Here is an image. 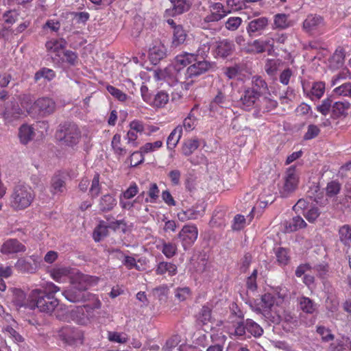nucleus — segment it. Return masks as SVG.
I'll list each match as a JSON object with an SVG mask.
<instances>
[{"label": "nucleus", "mask_w": 351, "mask_h": 351, "mask_svg": "<svg viewBox=\"0 0 351 351\" xmlns=\"http://www.w3.org/2000/svg\"><path fill=\"white\" fill-rule=\"evenodd\" d=\"M268 90L267 84L260 76H253L251 86L245 87L238 101L239 106L246 111L257 108L260 98Z\"/></svg>", "instance_id": "obj_1"}, {"label": "nucleus", "mask_w": 351, "mask_h": 351, "mask_svg": "<svg viewBox=\"0 0 351 351\" xmlns=\"http://www.w3.org/2000/svg\"><path fill=\"white\" fill-rule=\"evenodd\" d=\"M35 198L32 188L28 184L19 183L15 185L10 197V206L14 210H22L28 208Z\"/></svg>", "instance_id": "obj_2"}, {"label": "nucleus", "mask_w": 351, "mask_h": 351, "mask_svg": "<svg viewBox=\"0 0 351 351\" xmlns=\"http://www.w3.org/2000/svg\"><path fill=\"white\" fill-rule=\"evenodd\" d=\"M88 276L77 274L72 280L71 287L64 291L62 295L71 302L85 301L88 298L87 290L90 285Z\"/></svg>", "instance_id": "obj_3"}, {"label": "nucleus", "mask_w": 351, "mask_h": 351, "mask_svg": "<svg viewBox=\"0 0 351 351\" xmlns=\"http://www.w3.org/2000/svg\"><path fill=\"white\" fill-rule=\"evenodd\" d=\"M33 300L32 309L38 308L40 311L51 313L55 311L63 310L59 300L54 295L47 294L41 289H34L31 291Z\"/></svg>", "instance_id": "obj_4"}, {"label": "nucleus", "mask_w": 351, "mask_h": 351, "mask_svg": "<svg viewBox=\"0 0 351 351\" xmlns=\"http://www.w3.org/2000/svg\"><path fill=\"white\" fill-rule=\"evenodd\" d=\"M350 107V104L347 101H334L330 98L324 99L322 104L317 107V110L323 115H326L331 112V117L334 119L341 117H346L348 110Z\"/></svg>", "instance_id": "obj_5"}, {"label": "nucleus", "mask_w": 351, "mask_h": 351, "mask_svg": "<svg viewBox=\"0 0 351 351\" xmlns=\"http://www.w3.org/2000/svg\"><path fill=\"white\" fill-rule=\"evenodd\" d=\"M58 136L62 145L73 148L80 141L81 131L76 124L65 123L60 126Z\"/></svg>", "instance_id": "obj_6"}, {"label": "nucleus", "mask_w": 351, "mask_h": 351, "mask_svg": "<svg viewBox=\"0 0 351 351\" xmlns=\"http://www.w3.org/2000/svg\"><path fill=\"white\" fill-rule=\"evenodd\" d=\"M259 307L256 311L261 312L267 317H280V308L278 302L276 301L274 295L271 293H265L261 297Z\"/></svg>", "instance_id": "obj_7"}, {"label": "nucleus", "mask_w": 351, "mask_h": 351, "mask_svg": "<svg viewBox=\"0 0 351 351\" xmlns=\"http://www.w3.org/2000/svg\"><path fill=\"white\" fill-rule=\"evenodd\" d=\"M299 177L295 168L290 167L287 169L283 178V182L279 185V192L282 197H287L293 193L298 186Z\"/></svg>", "instance_id": "obj_8"}, {"label": "nucleus", "mask_w": 351, "mask_h": 351, "mask_svg": "<svg viewBox=\"0 0 351 351\" xmlns=\"http://www.w3.org/2000/svg\"><path fill=\"white\" fill-rule=\"evenodd\" d=\"M210 12L202 19L201 22L202 27L204 29L209 28L210 23H215L224 18L230 10H226L221 3H214L210 5Z\"/></svg>", "instance_id": "obj_9"}, {"label": "nucleus", "mask_w": 351, "mask_h": 351, "mask_svg": "<svg viewBox=\"0 0 351 351\" xmlns=\"http://www.w3.org/2000/svg\"><path fill=\"white\" fill-rule=\"evenodd\" d=\"M40 266V258L37 255L29 257H23L18 259L14 267L17 271L22 273L33 274L36 271Z\"/></svg>", "instance_id": "obj_10"}, {"label": "nucleus", "mask_w": 351, "mask_h": 351, "mask_svg": "<svg viewBox=\"0 0 351 351\" xmlns=\"http://www.w3.org/2000/svg\"><path fill=\"white\" fill-rule=\"evenodd\" d=\"M198 230L194 224H187L183 226L178 234V237L182 241L184 250L191 246L197 240Z\"/></svg>", "instance_id": "obj_11"}, {"label": "nucleus", "mask_w": 351, "mask_h": 351, "mask_svg": "<svg viewBox=\"0 0 351 351\" xmlns=\"http://www.w3.org/2000/svg\"><path fill=\"white\" fill-rule=\"evenodd\" d=\"M56 110L55 101L49 97H40L34 101V114L43 117L52 114Z\"/></svg>", "instance_id": "obj_12"}, {"label": "nucleus", "mask_w": 351, "mask_h": 351, "mask_svg": "<svg viewBox=\"0 0 351 351\" xmlns=\"http://www.w3.org/2000/svg\"><path fill=\"white\" fill-rule=\"evenodd\" d=\"M154 77L157 80H172L180 81L182 79V73L180 69L177 67L172 62L164 69H157L154 71Z\"/></svg>", "instance_id": "obj_13"}, {"label": "nucleus", "mask_w": 351, "mask_h": 351, "mask_svg": "<svg viewBox=\"0 0 351 351\" xmlns=\"http://www.w3.org/2000/svg\"><path fill=\"white\" fill-rule=\"evenodd\" d=\"M210 69V64L206 60L197 61L189 66L184 71V79L189 80L198 77Z\"/></svg>", "instance_id": "obj_14"}, {"label": "nucleus", "mask_w": 351, "mask_h": 351, "mask_svg": "<svg viewBox=\"0 0 351 351\" xmlns=\"http://www.w3.org/2000/svg\"><path fill=\"white\" fill-rule=\"evenodd\" d=\"M302 89L306 96L311 100L319 99L325 92L326 86L323 82H315L311 86L302 83Z\"/></svg>", "instance_id": "obj_15"}, {"label": "nucleus", "mask_w": 351, "mask_h": 351, "mask_svg": "<svg viewBox=\"0 0 351 351\" xmlns=\"http://www.w3.org/2000/svg\"><path fill=\"white\" fill-rule=\"evenodd\" d=\"M26 247L16 239H8L1 246L0 252L4 255L25 252Z\"/></svg>", "instance_id": "obj_16"}, {"label": "nucleus", "mask_w": 351, "mask_h": 351, "mask_svg": "<svg viewBox=\"0 0 351 351\" xmlns=\"http://www.w3.org/2000/svg\"><path fill=\"white\" fill-rule=\"evenodd\" d=\"M12 302L17 308H25L32 310V304L33 303V300L31 297V293L28 298H27L26 294L23 291L19 289H14L13 290Z\"/></svg>", "instance_id": "obj_17"}, {"label": "nucleus", "mask_w": 351, "mask_h": 351, "mask_svg": "<svg viewBox=\"0 0 351 351\" xmlns=\"http://www.w3.org/2000/svg\"><path fill=\"white\" fill-rule=\"evenodd\" d=\"M167 55L165 46L160 41H156L149 51V58L152 64H156Z\"/></svg>", "instance_id": "obj_18"}, {"label": "nucleus", "mask_w": 351, "mask_h": 351, "mask_svg": "<svg viewBox=\"0 0 351 351\" xmlns=\"http://www.w3.org/2000/svg\"><path fill=\"white\" fill-rule=\"evenodd\" d=\"M171 8L165 10L167 16H174L181 14L190 8V3L186 0H171Z\"/></svg>", "instance_id": "obj_19"}, {"label": "nucleus", "mask_w": 351, "mask_h": 351, "mask_svg": "<svg viewBox=\"0 0 351 351\" xmlns=\"http://www.w3.org/2000/svg\"><path fill=\"white\" fill-rule=\"evenodd\" d=\"M60 335L69 344H74L77 342H82V334L78 330L69 326L63 327L60 331Z\"/></svg>", "instance_id": "obj_20"}, {"label": "nucleus", "mask_w": 351, "mask_h": 351, "mask_svg": "<svg viewBox=\"0 0 351 351\" xmlns=\"http://www.w3.org/2000/svg\"><path fill=\"white\" fill-rule=\"evenodd\" d=\"M66 45V42L64 39H51L46 43L45 47L49 54L60 57Z\"/></svg>", "instance_id": "obj_21"}, {"label": "nucleus", "mask_w": 351, "mask_h": 351, "mask_svg": "<svg viewBox=\"0 0 351 351\" xmlns=\"http://www.w3.org/2000/svg\"><path fill=\"white\" fill-rule=\"evenodd\" d=\"M23 114V111L16 102L8 103L4 112L3 117L8 121H12L20 118Z\"/></svg>", "instance_id": "obj_22"}, {"label": "nucleus", "mask_w": 351, "mask_h": 351, "mask_svg": "<svg viewBox=\"0 0 351 351\" xmlns=\"http://www.w3.org/2000/svg\"><path fill=\"white\" fill-rule=\"evenodd\" d=\"M268 25V19L266 17H260L249 22L247 32L250 36L254 34H261Z\"/></svg>", "instance_id": "obj_23"}, {"label": "nucleus", "mask_w": 351, "mask_h": 351, "mask_svg": "<svg viewBox=\"0 0 351 351\" xmlns=\"http://www.w3.org/2000/svg\"><path fill=\"white\" fill-rule=\"evenodd\" d=\"M234 49L232 41L228 39H223L216 43L215 51L218 56L226 58L230 56Z\"/></svg>", "instance_id": "obj_24"}, {"label": "nucleus", "mask_w": 351, "mask_h": 351, "mask_svg": "<svg viewBox=\"0 0 351 351\" xmlns=\"http://www.w3.org/2000/svg\"><path fill=\"white\" fill-rule=\"evenodd\" d=\"M324 25L322 16L316 14H310L303 23V28L308 32H311L319 29Z\"/></svg>", "instance_id": "obj_25"}, {"label": "nucleus", "mask_w": 351, "mask_h": 351, "mask_svg": "<svg viewBox=\"0 0 351 351\" xmlns=\"http://www.w3.org/2000/svg\"><path fill=\"white\" fill-rule=\"evenodd\" d=\"M300 308L307 314H313L317 311L319 304L311 298L301 296L298 298Z\"/></svg>", "instance_id": "obj_26"}, {"label": "nucleus", "mask_w": 351, "mask_h": 351, "mask_svg": "<svg viewBox=\"0 0 351 351\" xmlns=\"http://www.w3.org/2000/svg\"><path fill=\"white\" fill-rule=\"evenodd\" d=\"M293 25L292 21L289 20V15L285 14H276L274 16V29H286Z\"/></svg>", "instance_id": "obj_27"}, {"label": "nucleus", "mask_w": 351, "mask_h": 351, "mask_svg": "<svg viewBox=\"0 0 351 351\" xmlns=\"http://www.w3.org/2000/svg\"><path fill=\"white\" fill-rule=\"evenodd\" d=\"M86 312L87 308L86 306H77L71 311V317L79 324H85L88 320Z\"/></svg>", "instance_id": "obj_28"}, {"label": "nucleus", "mask_w": 351, "mask_h": 351, "mask_svg": "<svg viewBox=\"0 0 351 351\" xmlns=\"http://www.w3.org/2000/svg\"><path fill=\"white\" fill-rule=\"evenodd\" d=\"M196 61L195 59V55L192 53L184 52L181 54H178L176 56L173 62L174 64L180 69L181 71L186 67L188 64H191L192 62Z\"/></svg>", "instance_id": "obj_29"}, {"label": "nucleus", "mask_w": 351, "mask_h": 351, "mask_svg": "<svg viewBox=\"0 0 351 351\" xmlns=\"http://www.w3.org/2000/svg\"><path fill=\"white\" fill-rule=\"evenodd\" d=\"M155 271L157 275L167 274L168 276H173L177 274V266L172 263L162 261L157 265Z\"/></svg>", "instance_id": "obj_30"}, {"label": "nucleus", "mask_w": 351, "mask_h": 351, "mask_svg": "<svg viewBox=\"0 0 351 351\" xmlns=\"http://www.w3.org/2000/svg\"><path fill=\"white\" fill-rule=\"evenodd\" d=\"M34 135V128L32 125L23 124L19 128V137L21 143L27 144L33 139Z\"/></svg>", "instance_id": "obj_31"}, {"label": "nucleus", "mask_w": 351, "mask_h": 351, "mask_svg": "<svg viewBox=\"0 0 351 351\" xmlns=\"http://www.w3.org/2000/svg\"><path fill=\"white\" fill-rule=\"evenodd\" d=\"M187 38L186 32L184 29L182 25L174 26L173 29V37H172V46L177 47L185 42Z\"/></svg>", "instance_id": "obj_32"}, {"label": "nucleus", "mask_w": 351, "mask_h": 351, "mask_svg": "<svg viewBox=\"0 0 351 351\" xmlns=\"http://www.w3.org/2000/svg\"><path fill=\"white\" fill-rule=\"evenodd\" d=\"M306 226V223L300 216L294 217L285 223V229L287 232H295Z\"/></svg>", "instance_id": "obj_33"}, {"label": "nucleus", "mask_w": 351, "mask_h": 351, "mask_svg": "<svg viewBox=\"0 0 351 351\" xmlns=\"http://www.w3.org/2000/svg\"><path fill=\"white\" fill-rule=\"evenodd\" d=\"M228 104V101L225 95L219 91L210 102L209 108L211 111L216 112L219 108H226Z\"/></svg>", "instance_id": "obj_34"}, {"label": "nucleus", "mask_w": 351, "mask_h": 351, "mask_svg": "<svg viewBox=\"0 0 351 351\" xmlns=\"http://www.w3.org/2000/svg\"><path fill=\"white\" fill-rule=\"evenodd\" d=\"M117 205V200L110 194L103 195L99 200V209L103 211L111 210Z\"/></svg>", "instance_id": "obj_35"}, {"label": "nucleus", "mask_w": 351, "mask_h": 351, "mask_svg": "<svg viewBox=\"0 0 351 351\" xmlns=\"http://www.w3.org/2000/svg\"><path fill=\"white\" fill-rule=\"evenodd\" d=\"M182 134V126L178 125L169 134L167 138V145L169 149H173L176 147Z\"/></svg>", "instance_id": "obj_36"}, {"label": "nucleus", "mask_w": 351, "mask_h": 351, "mask_svg": "<svg viewBox=\"0 0 351 351\" xmlns=\"http://www.w3.org/2000/svg\"><path fill=\"white\" fill-rule=\"evenodd\" d=\"M278 102L268 97L260 98L256 110L261 112H269L277 107Z\"/></svg>", "instance_id": "obj_37"}, {"label": "nucleus", "mask_w": 351, "mask_h": 351, "mask_svg": "<svg viewBox=\"0 0 351 351\" xmlns=\"http://www.w3.org/2000/svg\"><path fill=\"white\" fill-rule=\"evenodd\" d=\"M111 254H115V255L119 258H124L123 265L129 269L135 268L138 270L140 269L139 266L136 264V260L134 258L129 256H125L119 250L113 249L111 250Z\"/></svg>", "instance_id": "obj_38"}, {"label": "nucleus", "mask_w": 351, "mask_h": 351, "mask_svg": "<svg viewBox=\"0 0 351 351\" xmlns=\"http://www.w3.org/2000/svg\"><path fill=\"white\" fill-rule=\"evenodd\" d=\"M20 102L22 108L31 115H33L34 109V99L29 94H23L20 97Z\"/></svg>", "instance_id": "obj_39"}, {"label": "nucleus", "mask_w": 351, "mask_h": 351, "mask_svg": "<svg viewBox=\"0 0 351 351\" xmlns=\"http://www.w3.org/2000/svg\"><path fill=\"white\" fill-rule=\"evenodd\" d=\"M339 240L345 245H351V226L343 225L339 229Z\"/></svg>", "instance_id": "obj_40"}, {"label": "nucleus", "mask_w": 351, "mask_h": 351, "mask_svg": "<svg viewBox=\"0 0 351 351\" xmlns=\"http://www.w3.org/2000/svg\"><path fill=\"white\" fill-rule=\"evenodd\" d=\"M245 327L247 331L255 337H261L263 333V328L251 319L245 320Z\"/></svg>", "instance_id": "obj_41"}, {"label": "nucleus", "mask_w": 351, "mask_h": 351, "mask_svg": "<svg viewBox=\"0 0 351 351\" xmlns=\"http://www.w3.org/2000/svg\"><path fill=\"white\" fill-rule=\"evenodd\" d=\"M199 141L197 138H192L186 141L182 146V153L184 156H190L199 147Z\"/></svg>", "instance_id": "obj_42"}, {"label": "nucleus", "mask_w": 351, "mask_h": 351, "mask_svg": "<svg viewBox=\"0 0 351 351\" xmlns=\"http://www.w3.org/2000/svg\"><path fill=\"white\" fill-rule=\"evenodd\" d=\"M169 101V95L163 91H159L155 96L154 98H152V103L154 106L157 108H161L165 106Z\"/></svg>", "instance_id": "obj_43"}, {"label": "nucleus", "mask_w": 351, "mask_h": 351, "mask_svg": "<svg viewBox=\"0 0 351 351\" xmlns=\"http://www.w3.org/2000/svg\"><path fill=\"white\" fill-rule=\"evenodd\" d=\"M121 135L116 134L114 135L111 142V146L114 153L119 156H123L127 152L126 149L121 146Z\"/></svg>", "instance_id": "obj_44"}, {"label": "nucleus", "mask_w": 351, "mask_h": 351, "mask_svg": "<svg viewBox=\"0 0 351 351\" xmlns=\"http://www.w3.org/2000/svg\"><path fill=\"white\" fill-rule=\"evenodd\" d=\"M211 46L210 40H206L205 42H201L198 49L195 53H193L195 55V59L197 60V58L204 59L208 54Z\"/></svg>", "instance_id": "obj_45"}, {"label": "nucleus", "mask_w": 351, "mask_h": 351, "mask_svg": "<svg viewBox=\"0 0 351 351\" xmlns=\"http://www.w3.org/2000/svg\"><path fill=\"white\" fill-rule=\"evenodd\" d=\"M108 227L103 223H99L93 232V239L96 242H99L108 234Z\"/></svg>", "instance_id": "obj_46"}, {"label": "nucleus", "mask_w": 351, "mask_h": 351, "mask_svg": "<svg viewBox=\"0 0 351 351\" xmlns=\"http://www.w3.org/2000/svg\"><path fill=\"white\" fill-rule=\"evenodd\" d=\"M100 192L101 186L99 184V175L96 173L92 180L89 193L93 198H95L99 195Z\"/></svg>", "instance_id": "obj_47"}, {"label": "nucleus", "mask_w": 351, "mask_h": 351, "mask_svg": "<svg viewBox=\"0 0 351 351\" xmlns=\"http://www.w3.org/2000/svg\"><path fill=\"white\" fill-rule=\"evenodd\" d=\"M195 269L197 273L199 274H205L206 276L210 269V264L208 260L204 258H202L197 261Z\"/></svg>", "instance_id": "obj_48"}, {"label": "nucleus", "mask_w": 351, "mask_h": 351, "mask_svg": "<svg viewBox=\"0 0 351 351\" xmlns=\"http://www.w3.org/2000/svg\"><path fill=\"white\" fill-rule=\"evenodd\" d=\"M65 189L64 182L58 177H54L51 180V192L53 194L62 193Z\"/></svg>", "instance_id": "obj_49"}, {"label": "nucleus", "mask_w": 351, "mask_h": 351, "mask_svg": "<svg viewBox=\"0 0 351 351\" xmlns=\"http://www.w3.org/2000/svg\"><path fill=\"white\" fill-rule=\"evenodd\" d=\"M169 292V288L167 285H162L152 290L154 296L159 300H165Z\"/></svg>", "instance_id": "obj_50"}, {"label": "nucleus", "mask_w": 351, "mask_h": 351, "mask_svg": "<svg viewBox=\"0 0 351 351\" xmlns=\"http://www.w3.org/2000/svg\"><path fill=\"white\" fill-rule=\"evenodd\" d=\"M161 251L167 258H171L176 254L177 245L173 243H164Z\"/></svg>", "instance_id": "obj_51"}, {"label": "nucleus", "mask_w": 351, "mask_h": 351, "mask_svg": "<svg viewBox=\"0 0 351 351\" xmlns=\"http://www.w3.org/2000/svg\"><path fill=\"white\" fill-rule=\"evenodd\" d=\"M54 77L55 73L53 70L47 68H43L42 69L36 73L34 79L36 82L38 81L42 77L47 79L48 80H51Z\"/></svg>", "instance_id": "obj_52"}, {"label": "nucleus", "mask_w": 351, "mask_h": 351, "mask_svg": "<svg viewBox=\"0 0 351 351\" xmlns=\"http://www.w3.org/2000/svg\"><path fill=\"white\" fill-rule=\"evenodd\" d=\"M335 94L351 97V82L344 83L334 89Z\"/></svg>", "instance_id": "obj_53"}, {"label": "nucleus", "mask_w": 351, "mask_h": 351, "mask_svg": "<svg viewBox=\"0 0 351 351\" xmlns=\"http://www.w3.org/2000/svg\"><path fill=\"white\" fill-rule=\"evenodd\" d=\"M107 90L110 93L114 98L120 101H125L128 99V95L122 92L121 90L117 88L112 86H108Z\"/></svg>", "instance_id": "obj_54"}, {"label": "nucleus", "mask_w": 351, "mask_h": 351, "mask_svg": "<svg viewBox=\"0 0 351 351\" xmlns=\"http://www.w3.org/2000/svg\"><path fill=\"white\" fill-rule=\"evenodd\" d=\"M280 62L276 60H268L265 66L267 73L271 76L274 75L278 69Z\"/></svg>", "instance_id": "obj_55"}, {"label": "nucleus", "mask_w": 351, "mask_h": 351, "mask_svg": "<svg viewBox=\"0 0 351 351\" xmlns=\"http://www.w3.org/2000/svg\"><path fill=\"white\" fill-rule=\"evenodd\" d=\"M242 19L240 17H230L226 22V28L230 31H235L241 25Z\"/></svg>", "instance_id": "obj_56"}, {"label": "nucleus", "mask_w": 351, "mask_h": 351, "mask_svg": "<svg viewBox=\"0 0 351 351\" xmlns=\"http://www.w3.org/2000/svg\"><path fill=\"white\" fill-rule=\"evenodd\" d=\"M143 154H145V153H143L141 149L140 151L133 152L129 158L130 165L136 167L142 163L144 160Z\"/></svg>", "instance_id": "obj_57"}, {"label": "nucleus", "mask_w": 351, "mask_h": 351, "mask_svg": "<svg viewBox=\"0 0 351 351\" xmlns=\"http://www.w3.org/2000/svg\"><path fill=\"white\" fill-rule=\"evenodd\" d=\"M162 145V141H156L154 143H147L141 147V150L143 153L147 154L159 149Z\"/></svg>", "instance_id": "obj_58"}, {"label": "nucleus", "mask_w": 351, "mask_h": 351, "mask_svg": "<svg viewBox=\"0 0 351 351\" xmlns=\"http://www.w3.org/2000/svg\"><path fill=\"white\" fill-rule=\"evenodd\" d=\"M108 339L109 341L119 343H124L127 342L128 338L125 335L117 332H108Z\"/></svg>", "instance_id": "obj_59"}, {"label": "nucleus", "mask_w": 351, "mask_h": 351, "mask_svg": "<svg viewBox=\"0 0 351 351\" xmlns=\"http://www.w3.org/2000/svg\"><path fill=\"white\" fill-rule=\"evenodd\" d=\"M148 195L150 197V200L148 198L145 199V202H155L159 197V189L156 183H150L148 190Z\"/></svg>", "instance_id": "obj_60"}, {"label": "nucleus", "mask_w": 351, "mask_h": 351, "mask_svg": "<svg viewBox=\"0 0 351 351\" xmlns=\"http://www.w3.org/2000/svg\"><path fill=\"white\" fill-rule=\"evenodd\" d=\"M196 125V118L193 114L190 113L183 121V124L181 125L185 130L189 132L193 130Z\"/></svg>", "instance_id": "obj_61"}, {"label": "nucleus", "mask_w": 351, "mask_h": 351, "mask_svg": "<svg viewBox=\"0 0 351 351\" xmlns=\"http://www.w3.org/2000/svg\"><path fill=\"white\" fill-rule=\"evenodd\" d=\"M191 294L189 287H179L175 290V297L180 301L186 300Z\"/></svg>", "instance_id": "obj_62"}, {"label": "nucleus", "mask_w": 351, "mask_h": 351, "mask_svg": "<svg viewBox=\"0 0 351 351\" xmlns=\"http://www.w3.org/2000/svg\"><path fill=\"white\" fill-rule=\"evenodd\" d=\"M245 219L243 215H237L234 217L232 228L234 230H241L245 226Z\"/></svg>", "instance_id": "obj_63"}, {"label": "nucleus", "mask_w": 351, "mask_h": 351, "mask_svg": "<svg viewBox=\"0 0 351 351\" xmlns=\"http://www.w3.org/2000/svg\"><path fill=\"white\" fill-rule=\"evenodd\" d=\"M276 255L278 262L280 265H287L289 261L288 253L286 249L279 247L276 250Z\"/></svg>", "instance_id": "obj_64"}]
</instances>
